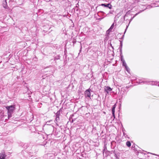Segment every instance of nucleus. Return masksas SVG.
I'll use <instances>...</instances> for the list:
<instances>
[{"label": "nucleus", "instance_id": "nucleus-1", "mask_svg": "<svg viewBox=\"0 0 159 159\" xmlns=\"http://www.w3.org/2000/svg\"><path fill=\"white\" fill-rule=\"evenodd\" d=\"M6 108L7 110L8 119H9L12 116V114L15 109V106L14 105L7 106Z\"/></svg>", "mask_w": 159, "mask_h": 159}, {"label": "nucleus", "instance_id": "nucleus-2", "mask_svg": "<svg viewBox=\"0 0 159 159\" xmlns=\"http://www.w3.org/2000/svg\"><path fill=\"white\" fill-rule=\"evenodd\" d=\"M90 89H89L86 90L85 92V95L86 97H90L91 96Z\"/></svg>", "mask_w": 159, "mask_h": 159}, {"label": "nucleus", "instance_id": "nucleus-3", "mask_svg": "<svg viewBox=\"0 0 159 159\" xmlns=\"http://www.w3.org/2000/svg\"><path fill=\"white\" fill-rule=\"evenodd\" d=\"M104 91L106 92L107 93L112 91V89L109 86H105L104 87Z\"/></svg>", "mask_w": 159, "mask_h": 159}, {"label": "nucleus", "instance_id": "nucleus-4", "mask_svg": "<svg viewBox=\"0 0 159 159\" xmlns=\"http://www.w3.org/2000/svg\"><path fill=\"white\" fill-rule=\"evenodd\" d=\"M6 155L5 154L4 151H2L0 153V159H6Z\"/></svg>", "mask_w": 159, "mask_h": 159}, {"label": "nucleus", "instance_id": "nucleus-5", "mask_svg": "<svg viewBox=\"0 0 159 159\" xmlns=\"http://www.w3.org/2000/svg\"><path fill=\"white\" fill-rule=\"evenodd\" d=\"M101 5L102 6L108 7L110 9H111L112 8V5L110 3H108L107 4H102Z\"/></svg>", "mask_w": 159, "mask_h": 159}, {"label": "nucleus", "instance_id": "nucleus-6", "mask_svg": "<svg viewBox=\"0 0 159 159\" xmlns=\"http://www.w3.org/2000/svg\"><path fill=\"white\" fill-rule=\"evenodd\" d=\"M114 23H113L112 24V25H111V26L110 28L107 31V32H109V33H110V32H111L112 29L114 28Z\"/></svg>", "mask_w": 159, "mask_h": 159}, {"label": "nucleus", "instance_id": "nucleus-7", "mask_svg": "<svg viewBox=\"0 0 159 159\" xmlns=\"http://www.w3.org/2000/svg\"><path fill=\"white\" fill-rule=\"evenodd\" d=\"M3 7L5 8H7V2H6V0H5V1L3 3Z\"/></svg>", "mask_w": 159, "mask_h": 159}, {"label": "nucleus", "instance_id": "nucleus-8", "mask_svg": "<svg viewBox=\"0 0 159 159\" xmlns=\"http://www.w3.org/2000/svg\"><path fill=\"white\" fill-rule=\"evenodd\" d=\"M126 145L128 147H130L131 145V143L130 141H128L126 143Z\"/></svg>", "mask_w": 159, "mask_h": 159}, {"label": "nucleus", "instance_id": "nucleus-9", "mask_svg": "<svg viewBox=\"0 0 159 159\" xmlns=\"http://www.w3.org/2000/svg\"><path fill=\"white\" fill-rule=\"evenodd\" d=\"M122 65L123 66H124L125 67L126 66H127V65L125 60H123V61H122Z\"/></svg>", "mask_w": 159, "mask_h": 159}, {"label": "nucleus", "instance_id": "nucleus-10", "mask_svg": "<svg viewBox=\"0 0 159 159\" xmlns=\"http://www.w3.org/2000/svg\"><path fill=\"white\" fill-rule=\"evenodd\" d=\"M116 107V104L114 105L113 106V107L112 109V112H113V113L115 112V109Z\"/></svg>", "mask_w": 159, "mask_h": 159}, {"label": "nucleus", "instance_id": "nucleus-11", "mask_svg": "<svg viewBox=\"0 0 159 159\" xmlns=\"http://www.w3.org/2000/svg\"><path fill=\"white\" fill-rule=\"evenodd\" d=\"M126 70L129 73L130 71V69L129 67L127 66L125 67Z\"/></svg>", "mask_w": 159, "mask_h": 159}, {"label": "nucleus", "instance_id": "nucleus-12", "mask_svg": "<svg viewBox=\"0 0 159 159\" xmlns=\"http://www.w3.org/2000/svg\"><path fill=\"white\" fill-rule=\"evenodd\" d=\"M59 120V117H57V115L56 118L55 119V120L56 121V122H58Z\"/></svg>", "mask_w": 159, "mask_h": 159}, {"label": "nucleus", "instance_id": "nucleus-13", "mask_svg": "<svg viewBox=\"0 0 159 159\" xmlns=\"http://www.w3.org/2000/svg\"><path fill=\"white\" fill-rule=\"evenodd\" d=\"M120 58H121V61H123V60H125L123 58V55H122V54H120Z\"/></svg>", "mask_w": 159, "mask_h": 159}, {"label": "nucleus", "instance_id": "nucleus-14", "mask_svg": "<svg viewBox=\"0 0 159 159\" xmlns=\"http://www.w3.org/2000/svg\"><path fill=\"white\" fill-rule=\"evenodd\" d=\"M144 10H143L142 11H141L140 12H138L137 13H136L135 14V16H137V15H138L139 13H140V12H142Z\"/></svg>", "mask_w": 159, "mask_h": 159}, {"label": "nucleus", "instance_id": "nucleus-15", "mask_svg": "<svg viewBox=\"0 0 159 159\" xmlns=\"http://www.w3.org/2000/svg\"><path fill=\"white\" fill-rule=\"evenodd\" d=\"M120 54H122V48H120Z\"/></svg>", "mask_w": 159, "mask_h": 159}, {"label": "nucleus", "instance_id": "nucleus-16", "mask_svg": "<svg viewBox=\"0 0 159 159\" xmlns=\"http://www.w3.org/2000/svg\"><path fill=\"white\" fill-rule=\"evenodd\" d=\"M120 41V48H122V41Z\"/></svg>", "mask_w": 159, "mask_h": 159}, {"label": "nucleus", "instance_id": "nucleus-17", "mask_svg": "<svg viewBox=\"0 0 159 159\" xmlns=\"http://www.w3.org/2000/svg\"><path fill=\"white\" fill-rule=\"evenodd\" d=\"M134 18V17H132L131 19H130V21L129 22V24L130 23V22Z\"/></svg>", "mask_w": 159, "mask_h": 159}, {"label": "nucleus", "instance_id": "nucleus-18", "mask_svg": "<svg viewBox=\"0 0 159 159\" xmlns=\"http://www.w3.org/2000/svg\"><path fill=\"white\" fill-rule=\"evenodd\" d=\"M112 114L113 116L114 117V118H115V112H114V113L113 112H112Z\"/></svg>", "mask_w": 159, "mask_h": 159}, {"label": "nucleus", "instance_id": "nucleus-19", "mask_svg": "<svg viewBox=\"0 0 159 159\" xmlns=\"http://www.w3.org/2000/svg\"><path fill=\"white\" fill-rule=\"evenodd\" d=\"M128 27V26H127V27H126V29H125V31L124 32V34L126 32V29H127Z\"/></svg>", "mask_w": 159, "mask_h": 159}, {"label": "nucleus", "instance_id": "nucleus-20", "mask_svg": "<svg viewBox=\"0 0 159 159\" xmlns=\"http://www.w3.org/2000/svg\"><path fill=\"white\" fill-rule=\"evenodd\" d=\"M51 121H52V120H50L49 121H48L47 122V123H48L50 122Z\"/></svg>", "mask_w": 159, "mask_h": 159}, {"label": "nucleus", "instance_id": "nucleus-21", "mask_svg": "<svg viewBox=\"0 0 159 159\" xmlns=\"http://www.w3.org/2000/svg\"><path fill=\"white\" fill-rule=\"evenodd\" d=\"M126 16V14H125V15L124 17V19H125V17Z\"/></svg>", "mask_w": 159, "mask_h": 159}, {"label": "nucleus", "instance_id": "nucleus-22", "mask_svg": "<svg viewBox=\"0 0 159 159\" xmlns=\"http://www.w3.org/2000/svg\"><path fill=\"white\" fill-rule=\"evenodd\" d=\"M101 13H104V12L102 11H101Z\"/></svg>", "mask_w": 159, "mask_h": 159}, {"label": "nucleus", "instance_id": "nucleus-23", "mask_svg": "<svg viewBox=\"0 0 159 159\" xmlns=\"http://www.w3.org/2000/svg\"><path fill=\"white\" fill-rule=\"evenodd\" d=\"M109 13H111V11H110L109 13H108L107 14L108 15Z\"/></svg>", "mask_w": 159, "mask_h": 159}, {"label": "nucleus", "instance_id": "nucleus-24", "mask_svg": "<svg viewBox=\"0 0 159 159\" xmlns=\"http://www.w3.org/2000/svg\"><path fill=\"white\" fill-rule=\"evenodd\" d=\"M135 16V15L133 16V17H134V18L135 16Z\"/></svg>", "mask_w": 159, "mask_h": 159}, {"label": "nucleus", "instance_id": "nucleus-25", "mask_svg": "<svg viewBox=\"0 0 159 159\" xmlns=\"http://www.w3.org/2000/svg\"><path fill=\"white\" fill-rule=\"evenodd\" d=\"M124 37V35H123L122 37V38H123Z\"/></svg>", "mask_w": 159, "mask_h": 159}, {"label": "nucleus", "instance_id": "nucleus-26", "mask_svg": "<svg viewBox=\"0 0 159 159\" xmlns=\"http://www.w3.org/2000/svg\"><path fill=\"white\" fill-rule=\"evenodd\" d=\"M107 33H108V34H109V32H107Z\"/></svg>", "mask_w": 159, "mask_h": 159}, {"label": "nucleus", "instance_id": "nucleus-27", "mask_svg": "<svg viewBox=\"0 0 159 159\" xmlns=\"http://www.w3.org/2000/svg\"><path fill=\"white\" fill-rule=\"evenodd\" d=\"M57 117H59V115H57Z\"/></svg>", "mask_w": 159, "mask_h": 159}, {"label": "nucleus", "instance_id": "nucleus-28", "mask_svg": "<svg viewBox=\"0 0 159 159\" xmlns=\"http://www.w3.org/2000/svg\"><path fill=\"white\" fill-rule=\"evenodd\" d=\"M153 155H155V154H153Z\"/></svg>", "mask_w": 159, "mask_h": 159}, {"label": "nucleus", "instance_id": "nucleus-29", "mask_svg": "<svg viewBox=\"0 0 159 159\" xmlns=\"http://www.w3.org/2000/svg\"><path fill=\"white\" fill-rule=\"evenodd\" d=\"M158 86H159V84H158Z\"/></svg>", "mask_w": 159, "mask_h": 159}]
</instances>
